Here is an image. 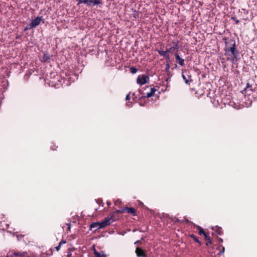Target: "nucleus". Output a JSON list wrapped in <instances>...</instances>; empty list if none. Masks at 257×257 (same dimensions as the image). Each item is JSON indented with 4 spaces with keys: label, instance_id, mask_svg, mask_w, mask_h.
<instances>
[{
    "label": "nucleus",
    "instance_id": "nucleus-25",
    "mask_svg": "<svg viewBox=\"0 0 257 257\" xmlns=\"http://www.w3.org/2000/svg\"><path fill=\"white\" fill-rule=\"evenodd\" d=\"M67 225L68 226V227H67L66 231L67 232H68L69 231H70V224L68 223V224H67Z\"/></svg>",
    "mask_w": 257,
    "mask_h": 257
},
{
    "label": "nucleus",
    "instance_id": "nucleus-18",
    "mask_svg": "<svg viewBox=\"0 0 257 257\" xmlns=\"http://www.w3.org/2000/svg\"><path fill=\"white\" fill-rule=\"evenodd\" d=\"M100 4H102L101 0H93L92 4H91V6L93 7V6L99 5Z\"/></svg>",
    "mask_w": 257,
    "mask_h": 257
},
{
    "label": "nucleus",
    "instance_id": "nucleus-19",
    "mask_svg": "<svg viewBox=\"0 0 257 257\" xmlns=\"http://www.w3.org/2000/svg\"><path fill=\"white\" fill-rule=\"evenodd\" d=\"M179 41L178 40H176V41H173L172 42V44L173 45V46L175 48V49H178V45H179Z\"/></svg>",
    "mask_w": 257,
    "mask_h": 257
},
{
    "label": "nucleus",
    "instance_id": "nucleus-6",
    "mask_svg": "<svg viewBox=\"0 0 257 257\" xmlns=\"http://www.w3.org/2000/svg\"><path fill=\"white\" fill-rule=\"evenodd\" d=\"M149 80V78L147 76L143 74L138 77L137 82L140 85H143L147 83Z\"/></svg>",
    "mask_w": 257,
    "mask_h": 257
},
{
    "label": "nucleus",
    "instance_id": "nucleus-24",
    "mask_svg": "<svg viewBox=\"0 0 257 257\" xmlns=\"http://www.w3.org/2000/svg\"><path fill=\"white\" fill-rule=\"evenodd\" d=\"M240 12H241V13H243V14L246 15H248V11L244 9H242L241 10Z\"/></svg>",
    "mask_w": 257,
    "mask_h": 257
},
{
    "label": "nucleus",
    "instance_id": "nucleus-17",
    "mask_svg": "<svg viewBox=\"0 0 257 257\" xmlns=\"http://www.w3.org/2000/svg\"><path fill=\"white\" fill-rule=\"evenodd\" d=\"M212 229L214 230V231H215L219 235H221L222 234V228L220 227H213Z\"/></svg>",
    "mask_w": 257,
    "mask_h": 257
},
{
    "label": "nucleus",
    "instance_id": "nucleus-14",
    "mask_svg": "<svg viewBox=\"0 0 257 257\" xmlns=\"http://www.w3.org/2000/svg\"><path fill=\"white\" fill-rule=\"evenodd\" d=\"M101 225L100 222H93L91 223L90 225V229H92L93 228H95V230L102 228V227H99V226Z\"/></svg>",
    "mask_w": 257,
    "mask_h": 257
},
{
    "label": "nucleus",
    "instance_id": "nucleus-38",
    "mask_svg": "<svg viewBox=\"0 0 257 257\" xmlns=\"http://www.w3.org/2000/svg\"><path fill=\"white\" fill-rule=\"evenodd\" d=\"M167 65L168 68H169V64H167Z\"/></svg>",
    "mask_w": 257,
    "mask_h": 257
},
{
    "label": "nucleus",
    "instance_id": "nucleus-39",
    "mask_svg": "<svg viewBox=\"0 0 257 257\" xmlns=\"http://www.w3.org/2000/svg\"><path fill=\"white\" fill-rule=\"evenodd\" d=\"M220 241H223L222 239H221V238H220Z\"/></svg>",
    "mask_w": 257,
    "mask_h": 257
},
{
    "label": "nucleus",
    "instance_id": "nucleus-34",
    "mask_svg": "<svg viewBox=\"0 0 257 257\" xmlns=\"http://www.w3.org/2000/svg\"><path fill=\"white\" fill-rule=\"evenodd\" d=\"M233 19L235 20V23H236V24H238V23H239V20H235V19H234V18H233Z\"/></svg>",
    "mask_w": 257,
    "mask_h": 257
},
{
    "label": "nucleus",
    "instance_id": "nucleus-3",
    "mask_svg": "<svg viewBox=\"0 0 257 257\" xmlns=\"http://www.w3.org/2000/svg\"><path fill=\"white\" fill-rule=\"evenodd\" d=\"M51 80L49 82L50 86L59 87L61 85H63V83L61 80V74L58 75L56 73L53 72L50 74Z\"/></svg>",
    "mask_w": 257,
    "mask_h": 257
},
{
    "label": "nucleus",
    "instance_id": "nucleus-35",
    "mask_svg": "<svg viewBox=\"0 0 257 257\" xmlns=\"http://www.w3.org/2000/svg\"><path fill=\"white\" fill-rule=\"evenodd\" d=\"M107 205H108V206H109V205H110L111 203H110V202H108V201H107Z\"/></svg>",
    "mask_w": 257,
    "mask_h": 257
},
{
    "label": "nucleus",
    "instance_id": "nucleus-37",
    "mask_svg": "<svg viewBox=\"0 0 257 257\" xmlns=\"http://www.w3.org/2000/svg\"><path fill=\"white\" fill-rule=\"evenodd\" d=\"M149 88H149V86H147V87H146V89H149Z\"/></svg>",
    "mask_w": 257,
    "mask_h": 257
},
{
    "label": "nucleus",
    "instance_id": "nucleus-8",
    "mask_svg": "<svg viewBox=\"0 0 257 257\" xmlns=\"http://www.w3.org/2000/svg\"><path fill=\"white\" fill-rule=\"evenodd\" d=\"M196 227L197 229L198 230L199 234L203 235L204 236L205 240H208V242L206 243V245H208L209 243L210 244L211 243V239L209 237H208L207 236V234L204 231L203 229L199 226H196Z\"/></svg>",
    "mask_w": 257,
    "mask_h": 257
},
{
    "label": "nucleus",
    "instance_id": "nucleus-1",
    "mask_svg": "<svg viewBox=\"0 0 257 257\" xmlns=\"http://www.w3.org/2000/svg\"><path fill=\"white\" fill-rule=\"evenodd\" d=\"M223 40L225 45L224 55L228 56L227 60L234 63L235 60L237 61V57L239 54L236 49L235 41L233 39H230L227 41L226 38H223Z\"/></svg>",
    "mask_w": 257,
    "mask_h": 257
},
{
    "label": "nucleus",
    "instance_id": "nucleus-28",
    "mask_svg": "<svg viewBox=\"0 0 257 257\" xmlns=\"http://www.w3.org/2000/svg\"><path fill=\"white\" fill-rule=\"evenodd\" d=\"M60 247H61V245H60V244H59L58 246L55 247L56 250L57 251H59L60 249Z\"/></svg>",
    "mask_w": 257,
    "mask_h": 257
},
{
    "label": "nucleus",
    "instance_id": "nucleus-32",
    "mask_svg": "<svg viewBox=\"0 0 257 257\" xmlns=\"http://www.w3.org/2000/svg\"><path fill=\"white\" fill-rule=\"evenodd\" d=\"M134 17L135 18H137V17H138V13H135L134 14Z\"/></svg>",
    "mask_w": 257,
    "mask_h": 257
},
{
    "label": "nucleus",
    "instance_id": "nucleus-30",
    "mask_svg": "<svg viewBox=\"0 0 257 257\" xmlns=\"http://www.w3.org/2000/svg\"><path fill=\"white\" fill-rule=\"evenodd\" d=\"M66 242V241L62 240V241H61L59 242V244H60V245H61H61H62V244L65 243Z\"/></svg>",
    "mask_w": 257,
    "mask_h": 257
},
{
    "label": "nucleus",
    "instance_id": "nucleus-22",
    "mask_svg": "<svg viewBox=\"0 0 257 257\" xmlns=\"http://www.w3.org/2000/svg\"><path fill=\"white\" fill-rule=\"evenodd\" d=\"M232 103H234V102H232L230 101L229 103V105L232 106L234 108H235L236 109H239V107H238V105H236L235 104H232Z\"/></svg>",
    "mask_w": 257,
    "mask_h": 257
},
{
    "label": "nucleus",
    "instance_id": "nucleus-7",
    "mask_svg": "<svg viewBox=\"0 0 257 257\" xmlns=\"http://www.w3.org/2000/svg\"><path fill=\"white\" fill-rule=\"evenodd\" d=\"M188 73L187 71H183L182 73V77L185 81V83L189 85L190 83L192 82V79L191 78V76L188 74Z\"/></svg>",
    "mask_w": 257,
    "mask_h": 257
},
{
    "label": "nucleus",
    "instance_id": "nucleus-33",
    "mask_svg": "<svg viewBox=\"0 0 257 257\" xmlns=\"http://www.w3.org/2000/svg\"><path fill=\"white\" fill-rule=\"evenodd\" d=\"M88 0H83V4H86L88 3Z\"/></svg>",
    "mask_w": 257,
    "mask_h": 257
},
{
    "label": "nucleus",
    "instance_id": "nucleus-27",
    "mask_svg": "<svg viewBox=\"0 0 257 257\" xmlns=\"http://www.w3.org/2000/svg\"><path fill=\"white\" fill-rule=\"evenodd\" d=\"M125 99H126V100H128L130 99V93L127 94L126 95Z\"/></svg>",
    "mask_w": 257,
    "mask_h": 257
},
{
    "label": "nucleus",
    "instance_id": "nucleus-13",
    "mask_svg": "<svg viewBox=\"0 0 257 257\" xmlns=\"http://www.w3.org/2000/svg\"><path fill=\"white\" fill-rule=\"evenodd\" d=\"M126 211L128 213L132 214L134 215L136 214V210L133 207H125L122 209V212Z\"/></svg>",
    "mask_w": 257,
    "mask_h": 257
},
{
    "label": "nucleus",
    "instance_id": "nucleus-29",
    "mask_svg": "<svg viewBox=\"0 0 257 257\" xmlns=\"http://www.w3.org/2000/svg\"><path fill=\"white\" fill-rule=\"evenodd\" d=\"M78 1V5L81 4H83V0H77Z\"/></svg>",
    "mask_w": 257,
    "mask_h": 257
},
{
    "label": "nucleus",
    "instance_id": "nucleus-36",
    "mask_svg": "<svg viewBox=\"0 0 257 257\" xmlns=\"http://www.w3.org/2000/svg\"><path fill=\"white\" fill-rule=\"evenodd\" d=\"M71 253H70V254H68L67 255V257H71Z\"/></svg>",
    "mask_w": 257,
    "mask_h": 257
},
{
    "label": "nucleus",
    "instance_id": "nucleus-11",
    "mask_svg": "<svg viewBox=\"0 0 257 257\" xmlns=\"http://www.w3.org/2000/svg\"><path fill=\"white\" fill-rule=\"evenodd\" d=\"M175 57L176 58V61L178 62L179 65L182 66L185 65L184 59L181 58L178 53L175 54Z\"/></svg>",
    "mask_w": 257,
    "mask_h": 257
},
{
    "label": "nucleus",
    "instance_id": "nucleus-20",
    "mask_svg": "<svg viewBox=\"0 0 257 257\" xmlns=\"http://www.w3.org/2000/svg\"><path fill=\"white\" fill-rule=\"evenodd\" d=\"M190 236L196 242L199 243V244H201L200 241L199 240L198 238L197 237L196 235H195L193 234H190Z\"/></svg>",
    "mask_w": 257,
    "mask_h": 257
},
{
    "label": "nucleus",
    "instance_id": "nucleus-23",
    "mask_svg": "<svg viewBox=\"0 0 257 257\" xmlns=\"http://www.w3.org/2000/svg\"><path fill=\"white\" fill-rule=\"evenodd\" d=\"M138 71V69L136 67H132L131 68V72L133 74L136 73Z\"/></svg>",
    "mask_w": 257,
    "mask_h": 257
},
{
    "label": "nucleus",
    "instance_id": "nucleus-21",
    "mask_svg": "<svg viewBox=\"0 0 257 257\" xmlns=\"http://www.w3.org/2000/svg\"><path fill=\"white\" fill-rule=\"evenodd\" d=\"M166 50H167V52H168V53L169 54V53L172 52L173 51H174L176 49H175V48L173 46H172L170 48L167 49Z\"/></svg>",
    "mask_w": 257,
    "mask_h": 257
},
{
    "label": "nucleus",
    "instance_id": "nucleus-12",
    "mask_svg": "<svg viewBox=\"0 0 257 257\" xmlns=\"http://www.w3.org/2000/svg\"><path fill=\"white\" fill-rule=\"evenodd\" d=\"M157 51L161 56L164 57L166 59L168 60L170 59L169 54H168L167 50H166L165 51L157 50Z\"/></svg>",
    "mask_w": 257,
    "mask_h": 257
},
{
    "label": "nucleus",
    "instance_id": "nucleus-10",
    "mask_svg": "<svg viewBox=\"0 0 257 257\" xmlns=\"http://www.w3.org/2000/svg\"><path fill=\"white\" fill-rule=\"evenodd\" d=\"M136 253L138 257H147V254L140 247H137Z\"/></svg>",
    "mask_w": 257,
    "mask_h": 257
},
{
    "label": "nucleus",
    "instance_id": "nucleus-31",
    "mask_svg": "<svg viewBox=\"0 0 257 257\" xmlns=\"http://www.w3.org/2000/svg\"><path fill=\"white\" fill-rule=\"evenodd\" d=\"M31 28H29V25L25 28V31H26L29 29H31Z\"/></svg>",
    "mask_w": 257,
    "mask_h": 257
},
{
    "label": "nucleus",
    "instance_id": "nucleus-9",
    "mask_svg": "<svg viewBox=\"0 0 257 257\" xmlns=\"http://www.w3.org/2000/svg\"><path fill=\"white\" fill-rule=\"evenodd\" d=\"M252 92V86L251 85H250L248 83H247L246 87L242 91L243 94L249 95H250V94Z\"/></svg>",
    "mask_w": 257,
    "mask_h": 257
},
{
    "label": "nucleus",
    "instance_id": "nucleus-15",
    "mask_svg": "<svg viewBox=\"0 0 257 257\" xmlns=\"http://www.w3.org/2000/svg\"><path fill=\"white\" fill-rule=\"evenodd\" d=\"M150 92H147L146 93V94H145V96H146L147 97H150L154 95V93H155V92L156 91V89L154 88H150Z\"/></svg>",
    "mask_w": 257,
    "mask_h": 257
},
{
    "label": "nucleus",
    "instance_id": "nucleus-16",
    "mask_svg": "<svg viewBox=\"0 0 257 257\" xmlns=\"http://www.w3.org/2000/svg\"><path fill=\"white\" fill-rule=\"evenodd\" d=\"M94 253L95 257H106L103 252L101 251L100 252L96 251L95 250L94 251Z\"/></svg>",
    "mask_w": 257,
    "mask_h": 257
},
{
    "label": "nucleus",
    "instance_id": "nucleus-2",
    "mask_svg": "<svg viewBox=\"0 0 257 257\" xmlns=\"http://www.w3.org/2000/svg\"><path fill=\"white\" fill-rule=\"evenodd\" d=\"M61 80L63 85H69L74 81L76 76L70 72H62L61 73Z\"/></svg>",
    "mask_w": 257,
    "mask_h": 257
},
{
    "label": "nucleus",
    "instance_id": "nucleus-5",
    "mask_svg": "<svg viewBox=\"0 0 257 257\" xmlns=\"http://www.w3.org/2000/svg\"><path fill=\"white\" fill-rule=\"evenodd\" d=\"M42 22L44 23V20L43 19L42 17H37L29 24V28H34L38 26L40 23Z\"/></svg>",
    "mask_w": 257,
    "mask_h": 257
},
{
    "label": "nucleus",
    "instance_id": "nucleus-4",
    "mask_svg": "<svg viewBox=\"0 0 257 257\" xmlns=\"http://www.w3.org/2000/svg\"><path fill=\"white\" fill-rule=\"evenodd\" d=\"M114 213H112L108 215L106 217L104 218L103 221L100 222L101 225L99 226V227H105L114 222L115 220L114 218Z\"/></svg>",
    "mask_w": 257,
    "mask_h": 257
},
{
    "label": "nucleus",
    "instance_id": "nucleus-26",
    "mask_svg": "<svg viewBox=\"0 0 257 257\" xmlns=\"http://www.w3.org/2000/svg\"><path fill=\"white\" fill-rule=\"evenodd\" d=\"M92 1L93 0H88V3H87V5L91 6Z\"/></svg>",
    "mask_w": 257,
    "mask_h": 257
}]
</instances>
